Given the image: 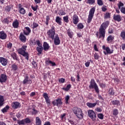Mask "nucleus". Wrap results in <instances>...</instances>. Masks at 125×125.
<instances>
[{
  "mask_svg": "<svg viewBox=\"0 0 125 125\" xmlns=\"http://www.w3.org/2000/svg\"><path fill=\"white\" fill-rule=\"evenodd\" d=\"M12 25L14 28H18V26H19V21H18V20L16 19L13 22Z\"/></svg>",
  "mask_w": 125,
  "mask_h": 125,
  "instance_id": "bb28decb",
  "label": "nucleus"
},
{
  "mask_svg": "<svg viewBox=\"0 0 125 125\" xmlns=\"http://www.w3.org/2000/svg\"><path fill=\"white\" fill-rule=\"evenodd\" d=\"M59 83H63L65 82V79L64 78H61L59 80Z\"/></svg>",
  "mask_w": 125,
  "mask_h": 125,
  "instance_id": "774afa93",
  "label": "nucleus"
},
{
  "mask_svg": "<svg viewBox=\"0 0 125 125\" xmlns=\"http://www.w3.org/2000/svg\"><path fill=\"white\" fill-rule=\"evenodd\" d=\"M59 15L63 16V15H66V12L63 10H61L59 12Z\"/></svg>",
  "mask_w": 125,
  "mask_h": 125,
  "instance_id": "79ce46f5",
  "label": "nucleus"
},
{
  "mask_svg": "<svg viewBox=\"0 0 125 125\" xmlns=\"http://www.w3.org/2000/svg\"><path fill=\"white\" fill-rule=\"evenodd\" d=\"M32 83H33V81L32 80L29 79L28 76H25L24 79L22 81L23 84H32Z\"/></svg>",
  "mask_w": 125,
  "mask_h": 125,
  "instance_id": "9d476101",
  "label": "nucleus"
},
{
  "mask_svg": "<svg viewBox=\"0 0 125 125\" xmlns=\"http://www.w3.org/2000/svg\"><path fill=\"white\" fill-rule=\"evenodd\" d=\"M108 94L111 96H114L115 95V91L113 88H110L108 90Z\"/></svg>",
  "mask_w": 125,
  "mask_h": 125,
  "instance_id": "473e14b6",
  "label": "nucleus"
},
{
  "mask_svg": "<svg viewBox=\"0 0 125 125\" xmlns=\"http://www.w3.org/2000/svg\"><path fill=\"white\" fill-rule=\"evenodd\" d=\"M77 27L78 29H83V24L82 23H80L78 24Z\"/></svg>",
  "mask_w": 125,
  "mask_h": 125,
  "instance_id": "13d9d810",
  "label": "nucleus"
},
{
  "mask_svg": "<svg viewBox=\"0 0 125 125\" xmlns=\"http://www.w3.org/2000/svg\"><path fill=\"white\" fill-rule=\"evenodd\" d=\"M27 45H22L21 48L18 50V52L19 54H21V55L23 56L25 60L28 61L29 59H30V54H29L28 52H26L27 51Z\"/></svg>",
  "mask_w": 125,
  "mask_h": 125,
  "instance_id": "f257e3e1",
  "label": "nucleus"
},
{
  "mask_svg": "<svg viewBox=\"0 0 125 125\" xmlns=\"http://www.w3.org/2000/svg\"><path fill=\"white\" fill-rule=\"evenodd\" d=\"M113 20L117 21V22H121L122 21V17L120 15L114 14L113 15Z\"/></svg>",
  "mask_w": 125,
  "mask_h": 125,
  "instance_id": "a211bd4d",
  "label": "nucleus"
},
{
  "mask_svg": "<svg viewBox=\"0 0 125 125\" xmlns=\"http://www.w3.org/2000/svg\"><path fill=\"white\" fill-rule=\"evenodd\" d=\"M19 12L22 15H24L26 13V10L23 8V6L21 4H19Z\"/></svg>",
  "mask_w": 125,
  "mask_h": 125,
  "instance_id": "ddd939ff",
  "label": "nucleus"
},
{
  "mask_svg": "<svg viewBox=\"0 0 125 125\" xmlns=\"http://www.w3.org/2000/svg\"><path fill=\"white\" fill-rule=\"evenodd\" d=\"M114 36L112 35H109L107 38V43H113V41H114Z\"/></svg>",
  "mask_w": 125,
  "mask_h": 125,
  "instance_id": "aec40b11",
  "label": "nucleus"
},
{
  "mask_svg": "<svg viewBox=\"0 0 125 125\" xmlns=\"http://www.w3.org/2000/svg\"><path fill=\"white\" fill-rule=\"evenodd\" d=\"M18 124L20 125H25V120H21L19 122H18Z\"/></svg>",
  "mask_w": 125,
  "mask_h": 125,
  "instance_id": "052dcab7",
  "label": "nucleus"
},
{
  "mask_svg": "<svg viewBox=\"0 0 125 125\" xmlns=\"http://www.w3.org/2000/svg\"><path fill=\"white\" fill-rule=\"evenodd\" d=\"M56 22L58 24V25H62V18H60L59 16H57L55 20Z\"/></svg>",
  "mask_w": 125,
  "mask_h": 125,
  "instance_id": "5701e85b",
  "label": "nucleus"
},
{
  "mask_svg": "<svg viewBox=\"0 0 125 125\" xmlns=\"http://www.w3.org/2000/svg\"><path fill=\"white\" fill-rule=\"evenodd\" d=\"M86 105L89 108H93L97 105V103H87Z\"/></svg>",
  "mask_w": 125,
  "mask_h": 125,
  "instance_id": "cd10ccee",
  "label": "nucleus"
},
{
  "mask_svg": "<svg viewBox=\"0 0 125 125\" xmlns=\"http://www.w3.org/2000/svg\"><path fill=\"white\" fill-rule=\"evenodd\" d=\"M63 20L65 23H69V17L68 16L63 17Z\"/></svg>",
  "mask_w": 125,
  "mask_h": 125,
  "instance_id": "ea45409f",
  "label": "nucleus"
},
{
  "mask_svg": "<svg viewBox=\"0 0 125 125\" xmlns=\"http://www.w3.org/2000/svg\"><path fill=\"white\" fill-rule=\"evenodd\" d=\"M12 107L13 109H18V108H20V103L18 102H14L12 104Z\"/></svg>",
  "mask_w": 125,
  "mask_h": 125,
  "instance_id": "f3484780",
  "label": "nucleus"
},
{
  "mask_svg": "<svg viewBox=\"0 0 125 125\" xmlns=\"http://www.w3.org/2000/svg\"><path fill=\"white\" fill-rule=\"evenodd\" d=\"M72 20L73 24H74V25H77V24L79 23V17H78V15L76 14L73 15L72 17Z\"/></svg>",
  "mask_w": 125,
  "mask_h": 125,
  "instance_id": "dca6fc26",
  "label": "nucleus"
},
{
  "mask_svg": "<svg viewBox=\"0 0 125 125\" xmlns=\"http://www.w3.org/2000/svg\"><path fill=\"white\" fill-rule=\"evenodd\" d=\"M46 65H49V64H51V66H56V63H55V62H53L49 60H47L45 61V62Z\"/></svg>",
  "mask_w": 125,
  "mask_h": 125,
  "instance_id": "393cba45",
  "label": "nucleus"
},
{
  "mask_svg": "<svg viewBox=\"0 0 125 125\" xmlns=\"http://www.w3.org/2000/svg\"><path fill=\"white\" fill-rule=\"evenodd\" d=\"M60 42H61L60 39L59 38V37H58V35H57L54 38V43L55 45H59Z\"/></svg>",
  "mask_w": 125,
  "mask_h": 125,
  "instance_id": "2eb2a0df",
  "label": "nucleus"
},
{
  "mask_svg": "<svg viewBox=\"0 0 125 125\" xmlns=\"http://www.w3.org/2000/svg\"><path fill=\"white\" fill-rule=\"evenodd\" d=\"M49 20H50V18H49V16H46V21L45 22V24H46V26H48V23L49 22Z\"/></svg>",
  "mask_w": 125,
  "mask_h": 125,
  "instance_id": "c03bdc74",
  "label": "nucleus"
},
{
  "mask_svg": "<svg viewBox=\"0 0 125 125\" xmlns=\"http://www.w3.org/2000/svg\"><path fill=\"white\" fill-rule=\"evenodd\" d=\"M11 57L13 58V60H16V61H19V58H18V56L17 54L15 53V52H13L11 54Z\"/></svg>",
  "mask_w": 125,
  "mask_h": 125,
  "instance_id": "412c9836",
  "label": "nucleus"
},
{
  "mask_svg": "<svg viewBox=\"0 0 125 125\" xmlns=\"http://www.w3.org/2000/svg\"><path fill=\"white\" fill-rule=\"evenodd\" d=\"M32 65L34 67V68H37V67H38V63L35 61H32Z\"/></svg>",
  "mask_w": 125,
  "mask_h": 125,
  "instance_id": "603ef678",
  "label": "nucleus"
},
{
  "mask_svg": "<svg viewBox=\"0 0 125 125\" xmlns=\"http://www.w3.org/2000/svg\"><path fill=\"white\" fill-rule=\"evenodd\" d=\"M94 12H95V8L93 7L91 8L89 12L87 23H89L92 21V18H93V16H94Z\"/></svg>",
  "mask_w": 125,
  "mask_h": 125,
  "instance_id": "20e7f679",
  "label": "nucleus"
},
{
  "mask_svg": "<svg viewBox=\"0 0 125 125\" xmlns=\"http://www.w3.org/2000/svg\"><path fill=\"white\" fill-rule=\"evenodd\" d=\"M70 88H71V84H68L66 85L65 88H62V89L63 90H64V91H69V90H70Z\"/></svg>",
  "mask_w": 125,
  "mask_h": 125,
  "instance_id": "e433bc0d",
  "label": "nucleus"
},
{
  "mask_svg": "<svg viewBox=\"0 0 125 125\" xmlns=\"http://www.w3.org/2000/svg\"><path fill=\"white\" fill-rule=\"evenodd\" d=\"M87 3H88V4H94L95 0H87Z\"/></svg>",
  "mask_w": 125,
  "mask_h": 125,
  "instance_id": "de8ad7c7",
  "label": "nucleus"
},
{
  "mask_svg": "<svg viewBox=\"0 0 125 125\" xmlns=\"http://www.w3.org/2000/svg\"><path fill=\"white\" fill-rule=\"evenodd\" d=\"M12 69L14 70V71H16L17 69H18V66L16 64H13L12 65Z\"/></svg>",
  "mask_w": 125,
  "mask_h": 125,
  "instance_id": "4d7b16f0",
  "label": "nucleus"
},
{
  "mask_svg": "<svg viewBox=\"0 0 125 125\" xmlns=\"http://www.w3.org/2000/svg\"><path fill=\"white\" fill-rule=\"evenodd\" d=\"M111 103L112 105H114L115 106H121V103L119 100H115L112 101Z\"/></svg>",
  "mask_w": 125,
  "mask_h": 125,
  "instance_id": "b1692460",
  "label": "nucleus"
},
{
  "mask_svg": "<svg viewBox=\"0 0 125 125\" xmlns=\"http://www.w3.org/2000/svg\"><path fill=\"white\" fill-rule=\"evenodd\" d=\"M88 116L90 119H91L93 122L96 121V114L94 111L92 110H89L88 111Z\"/></svg>",
  "mask_w": 125,
  "mask_h": 125,
  "instance_id": "423d86ee",
  "label": "nucleus"
},
{
  "mask_svg": "<svg viewBox=\"0 0 125 125\" xmlns=\"http://www.w3.org/2000/svg\"><path fill=\"white\" fill-rule=\"evenodd\" d=\"M98 98L100 100H102V101H104V98L103 97L101 96V95L99 94V93L98 94Z\"/></svg>",
  "mask_w": 125,
  "mask_h": 125,
  "instance_id": "680f3d73",
  "label": "nucleus"
},
{
  "mask_svg": "<svg viewBox=\"0 0 125 125\" xmlns=\"http://www.w3.org/2000/svg\"><path fill=\"white\" fill-rule=\"evenodd\" d=\"M2 22L3 24H9V22H10V21H9V18L8 17L4 18Z\"/></svg>",
  "mask_w": 125,
  "mask_h": 125,
  "instance_id": "72a5a7b5",
  "label": "nucleus"
},
{
  "mask_svg": "<svg viewBox=\"0 0 125 125\" xmlns=\"http://www.w3.org/2000/svg\"><path fill=\"white\" fill-rule=\"evenodd\" d=\"M69 100H70V96L66 95L65 97V104H69Z\"/></svg>",
  "mask_w": 125,
  "mask_h": 125,
  "instance_id": "a19ab883",
  "label": "nucleus"
},
{
  "mask_svg": "<svg viewBox=\"0 0 125 125\" xmlns=\"http://www.w3.org/2000/svg\"><path fill=\"white\" fill-rule=\"evenodd\" d=\"M7 81V76L5 74H2L0 75V83H5Z\"/></svg>",
  "mask_w": 125,
  "mask_h": 125,
  "instance_id": "f8f14e48",
  "label": "nucleus"
},
{
  "mask_svg": "<svg viewBox=\"0 0 125 125\" xmlns=\"http://www.w3.org/2000/svg\"><path fill=\"white\" fill-rule=\"evenodd\" d=\"M8 110H9V106L7 105L3 109H2L1 111L2 113H6Z\"/></svg>",
  "mask_w": 125,
  "mask_h": 125,
  "instance_id": "f704fd0d",
  "label": "nucleus"
},
{
  "mask_svg": "<svg viewBox=\"0 0 125 125\" xmlns=\"http://www.w3.org/2000/svg\"><path fill=\"white\" fill-rule=\"evenodd\" d=\"M121 37L123 39V40H125V32H122L121 33Z\"/></svg>",
  "mask_w": 125,
  "mask_h": 125,
  "instance_id": "0e129e2a",
  "label": "nucleus"
},
{
  "mask_svg": "<svg viewBox=\"0 0 125 125\" xmlns=\"http://www.w3.org/2000/svg\"><path fill=\"white\" fill-rule=\"evenodd\" d=\"M67 35L70 39H72L74 36V33L73 32H67Z\"/></svg>",
  "mask_w": 125,
  "mask_h": 125,
  "instance_id": "8fccbe9b",
  "label": "nucleus"
},
{
  "mask_svg": "<svg viewBox=\"0 0 125 125\" xmlns=\"http://www.w3.org/2000/svg\"><path fill=\"white\" fill-rule=\"evenodd\" d=\"M24 123L25 124H30L31 123V120L29 118H26L24 119Z\"/></svg>",
  "mask_w": 125,
  "mask_h": 125,
  "instance_id": "bf43d9fd",
  "label": "nucleus"
},
{
  "mask_svg": "<svg viewBox=\"0 0 125 125\" xmlns=\"http://www.w3.org/2000/svg\"><path fill=\"white\" fill-rule=\"evenodd\" d=\"M112 114L113 116H118V115H119V110L117 108L114 109L112 111Z\"/></svg>",
  "mask_w": 125,
  "mask_h": 125,
  "instance_id": "c9c22d12",
  "label": "nucleus"
},
{
  "mask_svg": "<svg viewBox=\"0 0 125 125\" xmlns=\"http://www.w3.org/2000/svg\"><path fill=\"white\" fill-rule=\"evenodd\" d=\"M42 96L44 98L46 104L49 106V105H50V100L49 99V97H48V95H47V93H43Z\"/></svg>",
  "mask_w": 125,
  "mask_h": 125,
  "instance_id": "9b49d317",
  "label": "nucleus"
},
{
  "mask_svg": "<svg viewBox=\"0 0 125 125\" xmlns=\"http://www.w3.org/2000/svg\"><path fill=\"white\" fill-rule=\"evenodd\" d=\"M48 35H49V37L52 39V40L54 39V35H55V32H48Z\"/></svg>",
  "mask_w": 125,
  "mask_h": 125,
  "instance_id": "2f4dec72",
  "label": "nucleus"
},
{
  "mask_svg": "<svg viewBox=\"0 0 125 125\" xmlns=\"http://www.w3.org/2000/svg\"><path fill=\"white\" fill-rule=\"evenodd\" d=\"M98 34L99 35V38L100 39V38H105V32H99V33L97 32L96 35L97 36H98Z\"/></svg>",
  "mask_w": 125,
  "mask_h": 125,
  "instance_id": "c85d7f7f",
  "label": "nucleus"
},
{
  "mask_svg": "<svg viewBox=\"0 0 125 125\" xmlns=\"http://www.w3.org/2000/svg\"><path fill=\"white\" fill-rule=\"evenodd\" d=\"M8 62L7 59H6L5 58L0 57V63H1L2 66H6Z\"/></svg>",
  "mask_w": 125,
  "mask_h": 125,
  "instance_id": "4468645a",
  "label": "nucleus"
},
{
  "mask_svg": "<svg viewBox=\"0 0 125 125\" xmlns=\"http://www.w3.org/2000/svg\"><path fill=\"white\" fill-rule=\"evenodd\" d=\"M102 48L103 50H105L106 51H104V55H107V54H112L114 52V50H111L109 47H106L105 45H103Z\"/></svg>",
  "mask_w": 125,
  "mask_h": 125,
  "instance_id": "0eeeda50",
  "label": "nucleus"
},
{
  "mask_svg": "<svg viewBox=\"0 0 125 125\" xmlns=\"http://www.w3.org/2000/svg\"><path fill=\"white\" fill-rule=\"evenodd\" d=\"M4 104V99L3 98V96L0 95V107L1 106H3Z\"/></svg>",
  "mask_w": 125,
  "mask_h": 125,
  "instance_id": "7c9ffc66",
  "label": "nucleus"
},
{
  "mask_svg": "<svg viewBox=\"0 0 125 125\" xmlns=\"http://www.w3.org/2000/svg\"><path fill=\"white\" fill-rule=\"evenodd\" d=\"M52 104L53 106H57V107H60L63 103L62 102V100L60 98H58L56 100H54L52 102Z\"/></svg>",
  "mask_w": 125,
  "mask_h": 125,
  "instance_id": "1a4fd4ad",
  "label": "nucleus"
},
{
  "mask_svg": "<svg viewBox=\"0 0 125 125\" xmlns=\"http://www.w3.org/2000/svg\"><path fill=\"white\" fill-rule=\"evenodd\" d=\"M37 44L38 46L37 47L36 50L39 54H42V50H43V47H42V45L41 43V42L39 40L37 41Z\"/></svg>",
  "mask_w": 125,
  "mask_h": 125,
  "instance_id": "6e6552de",
  "label": "nucleus"
},
{
  "mask_svg": "<svg viewBox=\"0 0 125 125\" xmlns=\"http://www.w3.org/2000/svg\"><path fill=\"white\" fill-rule=\"evenodd\" d=\"M36 125H42V120L39 117H37L36 118Z\"/></svg>",
  "mask_w": 125,
  "mask_h": 125,
  "instance_id": "c756f323",
  "label": "nucleus"
},
{
  "mask_svg": "<svg viewBox=\"0 0 125 125\" xmlns=\"http://www.w3.org/2000/svg\"><path fill=\"white\" fill-rule=\"evenodd\" d=\"M99 85L101 88H105L106 87V83H100Z\"/></svg>",
  "mask_w": 125,
  "mask_h": 125,
  "instance_id": "37998d69",
  "label": "nucleus"
},
{
  "mask_svg": "<svg viewBox=\"0 0 125 125\" xmlns=\"http://www.w3.org/2000/svg\"><path fill=\"white\" fill-rule=\"evenodd\" d=\"M120 11L123 14H125V7H122L120 9Z\"/></svg>",
  "mask_w": 125,
  "mask_h": 125,
  "instance_id": "338daca9",
  "label": "nucleus"
},
{
  "mask_svg": "<svg viewBox=\"0 0 125 125\" xmlns=\"http://www.w3.org/2000/svg\"><path fill=\"white\" fill-rule=\"evenodd\" d=\"M97 4H98L99 6H102V5L104 4L102 0H97Z\"/></svg>",
  "mask_w": 125,
  "mask_h": 125,
  "instance_id": "49530a36",
  "label": "nucleus"
},
{
  "mask_svg": "<svg viewBox=\"0 0 125 125\" xmlns=\"http://www.w3.org/2000/svg\"><path fill=\"white\" fill-rule=\"evenodd\" d=\"M7 36L4 32H0V39L1 40H6Z\"/></svg>",
  "mask_w": 125,
  "mask_h": 125,
  "instance_id": "a878e982",
  "label": "nucleus"
},
{
  "mask_svg": "<svg viewBox=\"0 0 125 125\" xmlns=\"http://www.w3.org/2000/svg\"><path fill=\"white\" fill-rule=\"evenodd\" d=\"M94 58L95 60H98V59H99V55H98V53H95L94 54Z\"/></svg>",
  "mask_w": 125,
  "mask_h": 125,
  "instance_id": "864d4df0",
  "label": "nucleus"
},
{
  "mask_svg": "<svg viewBox=\"0 0 125 125\" xmlns=\"http://www.w3.org/2000/svg\"><path fill=\"white\" fill-rule=\"evenodd\" d=\"M11 9V6L9 5L6 6L5 8V10H6L7 12H9Z\"/></svg>",
  "mask_w": 125,
  "mask_h": 125,
  "instance_id": "6e6d98bb",
  "label": "nucleus"
},
{
  "mask_svg": "<svg viewBox=\"0 0 125 125\" xmlns=\"http://www.w3.org/2000/svg\"><path fill=\"white\" fill-rule=\"evenodd\" d=\"M98 118L100 119V120H103L104 115L102 113H99L98 114Z\"/></svg>",
  "mask_w": 125,
  "mask_h": 125,
  "instance_id": "5fc2aeb1",
  "label": "nucleus"
},
{
  "mask_svg": "<svg viewBox=\"0 0 125 125\" xmlns=\"http://www.w3.org/2000/svg\"><path fill=\"white\" fill-rule=\"evenodd\" d=\"M111 17V16H110L109 13H106L105 14H104V19H108Z\"/></svg>",
  "mask_w": 125,
  "mask_h": 125,
  "instance_id": "09e8293b",
  "label": "nucleus"
},
{
  "mask_svg": "<svg viewBox=\"0 0 125 125\" xmlns=\"http://www.w3.org/2000/svg\"><path fill=\"white\" fill-rule=\"evenodd\" d=\"M109 24L110 22L108 21L103 22L100 26V28L99 29L100 32H105V30L107 29Z\"/></svg>",
  "mask_w": 125,
  "mask_h": 125,
  "instance_id": "39448f33",
  "label": "nucleus"
},
{
  "mask_svg": "<svg viewBox=\"0 0 125 125\" xmlns=\"http://www.w3.org/2000/svg\"><path fill=\"white\" fill-rule=\"evenodd\" d=\"M30 44H31V45H36L37 44V41H36L35 39L30 41Z\"/></svg>",
  "mask_w": 125,
  "mask_h": 125,
  "instance_id": "a18cd8bd",
  "label": "nucleus"
},
{
  "mask_svg": "<svg viewBox=\"0 0 125 125\" xmlns=\"http://www.w3.org/2000/svg\"><path fill=\"white\" fill-rule=\"evenodd\" d=\"M7 48H9V49H10L11 47H12V43L9 42L8 44H7Z\"/></svg>",
  "mask_w": 125,
  "mask_h": 125,
  "instance_id": "e2e57ef3",
  "label": "nucleus"
},
{
  "mask_svg": "<svg viewBox=\"0 0 125 125\" xmlns=\"http://www.w3.org/2000/svg\"><path fill=\"white\" fill-rule=\"evenodd\" d=\"M31 27L32 29H36V28H38V27H39V24L37 22H33Z\"/></svg>",
  "mask_w": 125,
  "mask_h": 125,
  "instance_id": "58836bf2",
  "label": "nucleus"
},
{
  "mask_svg": "<svg viewBox=\"0 0 125 125\" xmlns=\"http://www.w3.org/2000/svg\"><path fill=\"white\" fill-rule=\"evenodd\" d=\"M31 115H37L38 113H39V111L37 110H36V108L35 107H33L32 109V111H31Z\"/></svg>",
  "mask_w": 125,
  "mask_h": 125,
  "instance_id": "4c0bfd02",
  "label": "nucleus"
},
{
  "mask_svg": "<svg viewBox=\"0 0 125 125\" xmlns=\"http://www.w3.org/2000/svg\"><path fill=\"white\" fill-rule=\"evenodd\" d=\"M72 112L75 114V116L78 118V119H83V111L82 109L77 106L72 108Z\"/></svg>",
  "mask_w": 125,
  "mask_h": 125,
  "instance_id": "f03ea898",
  "label": "nucleus"
},
{
  "mask_svg": "<svg viewBox=\"0 0 125 125\" xmlns=\"http://www.w3.org/2000/svg\"><path fill=\"white\" fill-rule=\"evenodd\" d=\"M31 8L33 9V11H37V9H38V5H37L36 7H34V6H31Z\"/></svg>",
  "mask_w": 125,
  "mask_h": 125,
  "instance_id": "69168bd1",
  "label": "nucleus"
},
{
  "mask_svg": "<svg viewBox=\"0 0 125 125\" xmlns=\"http://www.w3.org/2000/svg\"><path fill=\"white\" fill-rule=\"evenodd\" d=\"M19 39L22 42H26V41H27V38H26V36H24V34H23L22 33H21L20 34Z\"/></svg>",
  "mask_w": 125,
  "mask_h": 125,
  "instance_id": "6ab92c4d",
  "label": "nucleus"
},
{
  "mask_svg": "<svg viewBox=\"0 0 125 125\" xmlns=\"http://www.w3.org/2000/svg\"><path fill=\"white\" fill-rule=\"evenodd\" d=\"M49 47H50L49 46V45L48 44V43H47V42H43V49L45 51H47V50H48L49 49Z\"/></svg>",
  "mask_w": 125,
  "mask_h": 125,
  "instance_id": "4be33fe9",
  "label": "nucleus"
},
{
  "mask_svg": "<svg viewBox=\"0 0 125 125\" xmlns=\"http://www.w3.org/2000/svg\"><path fill=\"white\" fill-rule=\"evenodd\" d=\"M89 88L90 89H95V91L97 94H98L100 92L98 85H97V83H96L94 79L91 80L90 82V85H89Z\"/></svg>",
  "mask_w": 125,
  "mask_h": 125,
  "instance_id": "7ed1b4c3",
  "label": "nucleus"
},
{
  "mask_svg": "<svg viewBox=\"0 0 125 125\" xmlns=\"http://www.w3.org/2000/svg\"><path fill=\"white\" fill-rule=\"evenodd\" d=\"M117 5L118 6L119 9H121V8H122L121 7H123V6H124V5H125V4H124V3L120 1L119 2V3L117 4Z\"/></svg>",
  "mask_w": 125,
  "mask_h": 125,
  "instance_id": "3c124183",
  "label": "nucleus"
}]
</instances>
